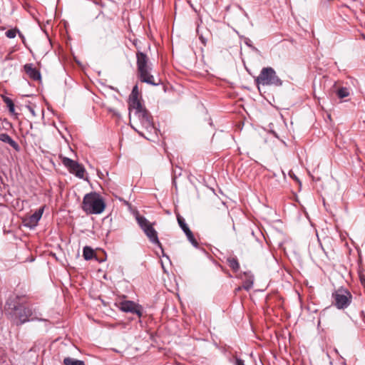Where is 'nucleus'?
<instances>
[{
	"instance_id": "f257e3e1",
	"label": "nucleus",
	"mask_w": 365,
	"mask_h": 365,
	"mask_svg": "<svg viewBox=\"0 0 365 365\" xmlns=\"http://www.w3.org/2000/svg\"><path fill=\"white\" fill-rule=\"evenodd\" d=\"M106 207V203L101 196L96 192L86 194L83 200L82 209L87 214H101Z\"/></svg>"
},
{
	"instance_id": "f03ea898",
	"label": "nucleus",
	"mask_w": 365,
	"mask_h": 365,
	"mask_svg": "<svg viewBox=\"0 0 365 365\" xmlns=\"http://www.w3.org/2000/svg\"><path fill=\"white\" fill-rule=\"evenodd\" d=\"M255 81L258 86H280L282 84V80L277 76L275 71L272 67L263 68L259 75L256 78Z\"/></svg>"
},
{
	"instance_id": "7ed1b4c3",
	"label": "nucleus",
	"mask_w": 365,
	"mask_h": 365,
	"mask_svg": "<svg viewBox=\"0 0 365 365\" xmlns=\"http://www.w3.org/2000/svg\"><path fill=\"white\" fill-rule=\"evenodd\" d=\"M333 303L339 309H344L351 302L352 295L346 289L340 287L332 293Z\"/></svg>"
},
{
	"instance_id": "20e7f679",
	"label": "nucleus",
	"mask_w": 365,
	"mask_h": 365,
	"mask_svg": "<svg viewBox=\"0 0 365 365\" xmlns=\"http://www.w3.org/2000/svg\"><path fill=\"white\" fill-rule=\"evenodd\" d=\"M6 305L9 309H14L16 312L15 314L18 318L20 324L29 321V318L32 315V311L30 308L24 305L13 304L10 301L6 302Z\"/></svg>"
},
{
	"instance_id": "39448f33",
	"label": "nucleus",
	"mask_w": 365,
	"mask_h": 365,
	"mask_svg": "<svg viewBox=\"0 0 365 365\" xmlns=\"http://www.w3.org/2000/svg\"><path fill=\"white\" fill-rule=\"evenodd\" d=\"M62 163L71 174L75 175L77 178L81 179L84 178L86 170L84 167L78 162L69 158L63 157L62 158Z\"/></svg>"
},
{
	"instance_id": "423d86ee",
	"label": "nucleus",
	"mask_w": 365,
	"mask_h": 365,
	"mask_svg": "<svg viewBox=\"0 0 365 365\" xmlns=\"http://www.w3.org/2000/svg\"><path fill=\"white\" fill-rule=\"evenodd\" d=\"M120 309L124 312L136 314L139 317L142 316V307L133 301H123L120 303Z\"/></svg>"
},
{
	"instance_id": "0eeeda50",
	"label": "nucleus",
	"mask_w": 365,
	"mask_h": 365,
	"mask_svg": "<svg viewBox=\"0 0 365 365\" xmlns=\"http://www.w3.org/2000/svg\"><path fill=\"white\" fill-rule=\"evenodd\" d=\"M152 68L151 67L142 68L138 71V78L140 81L146 83L153 86H158L160 84V81L155 82L154 76L150 73Z\"/></svg>"
},
{
	"instance_id": "6e6552de",
	"label": "nucleus",
	"mask_w": 365,
	"mask_h": 365,
	"mask_svg": "<svg viewBox=\"0 0 365 365\" xmlns=\"http://www.w3.org/2000/svg\"><path fill=\"white\" fill-rule=\"evenodd\" d=\"M135 114L138 115V118L143 127H145L147 130L153 129L151 117L145 108L137 111Z\"/></svg>"
},
{
	"instance_id": "1a4fd4ad",
	"label": "nucleus",
	"mask_w": 365,
	"mask_h": 365,
	"mask_svg": "<svg viewBox=\"0 0 365 365\" xmlns=\"http://www.w3.org/2000/svg\"><path fill=\"white\" fill-rule=\"evenodd\" d=\"M43 212V207H41L34 214L31 215L25 221V225L29 227H34L37 225Z\"/></svg>"
},
{
	"instance_id": "9d476101",
	"label": "nucleus",
	"mask_w": 365,
	"mask_h": 365,
	"mask_svg": "<svg viewBox=\"0 0 365 365\" xmlns=\"http://www.w3.org/2000/svg\"><path fill=\"white\" fill-rule=\"evenodd\" d=\"M143 232L153 244L157 245L161 248V243L158 240V233L153 228V225L144 230Z\"/></svg>"
},
{
	"instance_id": "9b49d317",
	"label": "nucleus",
	"mask_w": 365,
	"mask_h": 365,
	"mask_svg": "<svg viewBox=\"0 0 365 365\" xmlns=\"http://www.w3.org/2000/svg\"><path fill=\"white\" fill-rule=\"evenodd\" d=\"M136 58L138 71L142 68L150 67L148 64L149 58L146 54L138 51L136 53Z\"/></svg>"
},
{
	"instance_id": "f8f14e48",
	"label": "nucleus",
	"mask_w": 365,
	"mask_h": 365,
	"mask_svg": "<svg viewBox=\"0 0 365 365\" xmlns=\"http://www.w3.org/2000/svg\"><path fill=\"white\" fill-rule=\"evenodd\" d=\"M26 73L33 80L37 81L41 79L40 72L31 63H27L24 66Z\"/></svg>"
},
{
	"instance_id": "ddd939ff",
	"label": "nucleus",
	"mask_w": 365,
	"mask_h": 365,
	"mask_svg": "<svg viewBox=\"0 0 365 365\" xmlns=\"http://www.w3.org/2000/svg\"><path fill=\"white\" fill-rule=\"evenodd\" d=\"M0 140L3 143L9 144L16 151L20 150L19 145L13 140L7 133H3L0 134Z\"/></svg>"
},
{
	"instance_id": "4468645a",
	"label": "nucleus",
	"mask_w": 365,
	"mask_h": 365,
	"mask_svg": "<svg viewBox=\"0 0 365 365\" xmlns=\"http://www.w3.org/2000/svg\"><path fill=\"white\" fill-rule=\"evenodd\" d=\"M128 105L129 109H134L135 110V113L144 108L139 98H129Z\"/></svg>"
},
{
	"instance_id": "2eb2a0df",
	"label": "nucleus",
	"mask_w": 365,
	"mask_h": 365,
	"mask_svg": "<svg viewBox=\"0 0 365 365\" xmlns=\"http://www.w3.org/2000/svg\"><path fill=\"white\" fill-rule=\"evenodd\" d=\"M136 220L140 228L144 230L149 227L152 224L143 216L137 215Z\"/></svg>"
},
{
	"instance_id": "dca6fc26",
	"label": "nucleus",
	"mask_w": 365,
	"mask_h": 365,
	"mask_svg": "<svg viewBox=\"0 0 365 365\" xmlns=\"http://www.w3.org/2000/svg\"><path fill=\"white\" fill-rule=\"evenodd\" d=\"M83 256L86 260L91 259L94 256V250L88 246L83 247Z\"/></svg>"
},
{
	"instance_id": "f3484780",
	"label": "nucleus",
	"mask_w": 365,
	"mask_h": 365,
	"mask_svg": "<svg viewBox=\"0 0 365 365\" xmlns=\"http://www.w3.org/2000/svg\"><path fill=\"white\" fill-rule=\"evenodd\" d=\"M177 220H178L179 226L182 230V231L185 232V234L191 231L190 230L189 227L187 226V225L185 223V220L181 216H178Z\"/></svg>"
},
{
	"instance_id": "a211bd4d",
	"label": "nucleus",
	"mask_w": 365,
	"mask_h": 365,
	"mask_svg": "<svg viewBox=\"0 0 365 365\" xmlns=\"http://www.w3.org/2000/svg\"><path fill=\"white\" fill-rule=\"evenodd\" d=\"M63 364L64 365H85L83 361L74 359L70 357L65 358Z\"/></svg>"
},
{
	"instance_id": "6ab92c4d",
	"label": "nucleus",
	"mask_w": 365,
	"mask_h": 365,
	"mask_svg": "<svg viewBox=\"0 0 365 365\" xmlns=\"http://www.w3.org/2000/svg\"><path fill=\"white\" fill-rule=\"evenodd\" d=\"M227 263L230 267L232 268L235 272H237L240 268L239 262L235 258H228Z\"/></svg>"
},
{
	"instance_id": "aec40b11",
	"label": "nucleus",
	"mask_w": 365,
	"mask_h": 365,
	"mask_svg": "<svg viewBox=\"0 0 365 365\" xmlns=\"http://www.w3.org/2000/svg\"><path fill=\"white\" fill-rule=\"evenodd\" d=\"M3 100L4 102L6 104L7 107L9 108V112L12 114L15 113V108L13 101L6 96H4Z\"/></svg>"
},
{
	"instance_id": "412c9836",
	"label": "nucleus",
	"mask_w": 365,
	"mask_h": 365,
	"mask_svg": "<svg viewBox=\"0 0 365 365\" xmlns=\"http://www.w3.org/2000/svg\"><path fill=\"white\" fill-rule=\"evenodd\" d=\"M349 95V92L346 88H341L337 91V96L340 98L347 97Z\"/></svg>"
},
{
	"instance_id": "4be33fe9",
	"label": "nucleus",
	"mask_w": 365,
	"mask_h": 365,
	"mask_svg": "<svg viewBox=\"0 0 365 365\" xmlns=\"http://www.w3.org/2000/svg\"><path fill=\"white\" fill-rule=\"evenodd\" d=\"M186 236H187V240H189V242L194 246V247H197L198 245V243L197 242V240H195L192 232L191 231H190L189 232L186 233L185 234Z\"/></svg>"
},
{
	"instance_id": "5701e85b",
	"label": "nucleus",
	"mask_w": 365,
	"mask_h": 365,
	"mask_svg": "<svg viewBox=\"0 0 365 365\" xmlns=\"http://www.w3.org/2000/svg\"><path fill=\"white\" fill-rule=\"evenodd\" d=\"M139 90H138V87L137 85H135L133 88V90L131 91V93L129 96V98H139Z\"/></svg>"
},
{
	"instance_id": "b1692460",
	"label": "nucleus",
	"mask_w": 365,
	"mask_h": 365,
	"mask_svg": "<svg viewBox=\"0 0 365 365\" xmlns=\"http://www.w3.org/2000/svg\"><path fill=\"white\" fill-rule=\"evenodd\" d=\"M252 285H253V279H249L246 280L245 282H244L243 288L248 291L252 287Z\"/></svg>"
},
{
	"instance_id": "393cba45",
	"label": "nucleus",
	"mask_w": 365,
	"mask_h": 365,
	"mask_svg": "<svg viewBox=\"0 0 365 365\" xmlns=\"http://www.w3.org/2000/svg\"><path fill=\"white\" fill-rule=\"evenodd\" d=\"M17 30L16 29H9L6 31L5 34L6 37L9 38H13L16 36Z\"/></svg>"
},
{
	"instance_id": "a878e982",
	"label": "nucleus",
	"mask_w": 365,
	"mask_h": 365,
	"mask_svg": "<svg viewBox=\"0 0 365 365\" xmlns=\"http://www.w3.org/2000/svg\"><path fill=\"white\" fill-rule=\"evenodd\" d=\"M235 365H245L242 359L237 358L235 360Z\"/></svg>"
},
{
	"instance_id": "bb28decb",
	"label": "nucleus",
	"mask_w": 365,
	"mask_h": 365,
	"mask_svg": "<svg viewBox=\"0 0 365 365\" xmlns=\"http://www.w3.org/2000/svg\"><path fill=\"white\" fill-rule=\"evenodd\" d=\"M361 282L364 287L365 288V277H361Z\"/></svg>"
},
{
	"instance_id": "cd10ccee",
	"label": "nucleus",
	"mask_w": 365,
	"mask_h": 365,
	"mask_svg": "<svg viewBox=\"0 0 365 365\" xmlns=\"http://www.w3.org/2000/svg\"><path fill=\"white\" fill-rule=\"evenodd\" d=\"M200 41H202V43L204 45H205V43H206V40H205V38L202 36H200Z\"/></svg>"
},
{
	"instance_id": "c85d7f7f",
	"label": "nucleus",
	"mask_w": 365,
	"mask_h": 365,
	"mask_svg": "<svg viewBox=\"0 0 365 365\" xmlns=\"http://www.w3.org/2000/svg\"><path fill=\"white\" fill-rule=\"evenodd\" d=\"M226 220L227 221L228 223H230V217L228 215L226 216Z\"/></svg>"
},
{
	"instance_id": "c756f323",
	"label": "nucleus",
	"mask_w": 365,
	"mask_h": 365,
	"mask_svg": "<svg viewBox=\"0 0 365 365\" xmlns=\"http://www.w3.org/2000/svg\"><path fill=\"white\" fill-rule=\"evenodd\" d=\"M163 257H168V256H166L165 254L163 255Z\"/></svg>"
}]
</instances>
